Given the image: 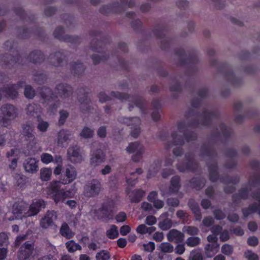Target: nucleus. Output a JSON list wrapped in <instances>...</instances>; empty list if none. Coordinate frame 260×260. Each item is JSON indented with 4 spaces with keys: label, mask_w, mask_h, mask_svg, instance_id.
<instances>
[{
    "label": "nucleus",
    "mask_w": 260,
    "mask_h": 260,
    "mask_svg": "<svg viewBox=\"0 0 260 260\" xmlns=\"http://www.w3.org/2000/svg\"><path fill=\"white\" fill-rule=\"evenodd\" d=\"M135 105L140 108L141 112L143 114H147V111L146 110V103L145 100L141 98H138L134 100Z\"/></svg>",
    "instance_id": "nucleus-46"
},
{
    "label": "nucleus",
    "mask_w": 260,
    "mask_h": 260,
    "mask_svg": "<svg viewBox=\"0 0 260 260\" xmlns=\"http://www.w3.org/2000/svg\"><path fill=\"white\" fill-rule=\"evenodd\" d=\"M118 235L117 228L115 225H112L110 229L107 231V236L110 239L117 238Z\"/></svg>",
    "instance_id": "nucleus-52"
},
{
    "label": "nucleus",
    "mask_w": 260,
    "mask_h": 260,
    "mask_svg": "<svg viewBox=\"0 0 260 260\" xmlns=\"http://www.w3.org/2000/svg\"><path fill=\"white\" fill-rule=\"evenodd\" d=\"M56 95L59 96L62 100L70 98L73 93L72 87L66 83H59L55 88Z\"/></svg>",
    "instance_id": "nucleus-17"
},
{
    "label": "nucleus",
    "mask_w": 260,
    "mask_h": 260,
    "mask_svg": "<svg viewBox=\"0 0 260 260\" xmlns=\"http://www.w3.org/2000/svg\"><path fill=\"white\" fill-rule=\"evenodd\" d=\"M69 114L68 112L64 110H61L59 111V119L58 123L59 125L64 124L66 119L69 117Z\"/></svg>",
    "instance_id": "nucleus-55"
},
{
    "label": "nucleus",
    "mask_w": 260,
    "mask_h": 260,
    "mask_svg": "<svg viewBox=\"0 0 260 260\" xmlns=\"http://www.w3.org/2000/svg\"><path fill=\"white\" fill-rule=\"evenodd\" d=\"M32 75L34 81L39 84H44L47 80V76L40 72H35Z\"/></svg>",
    "instance_id": "nucleus-44"
},
{
    "label": "nucleus",
    "mask_w": 260,
    "mask_h": 260,
    "mask_svg": "<svg viewBox=\"0 0 260 260\" xmlns=\"http://www.w3.org/2000/svg\"><path fill=\"white\" fill-rule=\"evenodd\" d=\"M27 60L34 64H41L45 59V56L42 51L40 50H35L31 51L28 55Z\"/></svg>",
    "instance_id": "nucleus-26"
},
{
    "label": "nucleus",
    "mask_w": 260,
    "mask_h": 260,
    "mask_svg": "<svg viewBox=\"0 0 260 260\" xmlns=\"http://www.w3.org/2000/svg\"><path fill=\"white\" fill-rule=\"evenodd\" d=\"M200 101L193 99L191 103V107L186 112V119L193 117L192 120L189 123L184 121H179L177 124V130L173 131L170 137L166 133H161L159 135V139L164 142V147L166 150H169L174 146L183 145L186 142H190L197 138L194 133H186L188 126L194 127L206 126L210 124L212 119L219 116L217 110L204 109L201 113L196 111L200 106Z\"/></svg>",
    "instance_id": "nucleus-1"
},
{
    "label": "nucleus",
    "mask_w": 260,
    "mask_h": 260,
    "mask_svg": "<svg viewBox=\"0 0 260 260\" xmlns=\"http://www.w3.org/2000/svg\"><path fill=\"white\" fill-rule=\"evenodd\" d=\"M70 70L74 75H80L84 72L85 68L80 61H72L70 63Z\"/></svg>",
    "instance_id": "nucleus-35"
},
{
    "label": "nucleus",
    "mask_w": 260,
    "mask_h": 260,
    "mask_svg": "<svg viewBox=\"0 0 260 260\" xmlns=\"http://www.w3.org/2000/svg\"><path fill=\"white\" fill-rule=\"evenodd\" d=\"M67 58V53L64 51H55L49 56V63L50 66L57 68L61 67Z\"/></svg>",
    "instance_id": "nucleus-18"
},
{
    "label": "nucleus",
    "mask_w": 260,
    "mask_h": 260,
    "mask_svg": "<svg viewBox=\"0 0 260 260\" xmlns=\"http://www.w3.org/2000/svg\"><path fill=\"white\" fill-rule=\"evenodd\" d=\"M78 95L80 110L83 113L88 112L91 109V102L88 96L87 92L85 91L83 88H80L78 89Z\"/></svg>",
    "instance_id": "nucleus-15"
},
{
    "label": "nucleus",
    "mask_w": 260,
    "mask_h": 260,
    "mask_svg": "<svg viewBox=\"0 0 260 260\" xmlns=\"http://www.w3.org/2000/svg\"><path fill=\"white\" fill-rule=\"evenodd\" d=\"M35 252L34 244L29 242H25L20 247L17 254L19 260H29Z\"/></svg>",
    "instance_id": "nucleus-13"
},
{
    "label": "nucleus",
    "mask_w": 260,
    "mask_h": 260,
    "mask_svg": "<svg viewBox=\"0 0 260 260\" xmlns=\"http://www.w3.org/2000/svg\"><path fill=\"white\" fill-rule=\"evenodd\" d=\"M38 121L39 123L37 125L38 129L42 132H46L49 126L48 123L43 120H39Z\"/></svg>",
    "instance_id": "nucleus-62"
},
{
    "label": "nucleus",
    "mask_w": 260,
    "mask_h": 260,
    "mask_svg": "<svg viewBox=\"0 0 260 260\" xmlns=\"http://www.w3.org/2000/svg\"><path fill=\"white\" fill-rule=\"evenodd\" d=\"M27 204L22 202L15 203L12 208V213L16 218H18L20 215H23L25 217V212L27 211Z\"/></svg>",
    "instance_id": "nucleus-27"
},
{
    "label": "nucleus",
    "mask_w": 260,
    "mask_h": 260,
    "mask_svg": "<svg viewBox=\"0 0 260 260\" xmlns=\"http://www.w3.org/2000/svg\"><path fill=\"white\" fill-rule=\"evenodd\" d=\"M221 252L225 255L228 256L231 255L233 253V248L231 245L228 244H225L221 247Z\"/></svg>",
    "instance_id": "nucleus-58"
},
{
    "label": "nucleus",
    "mask_w": 260,
    "mask_h": 260,
    "mask_svg": "<svg viewBox=\"0 0 260 260\" xmlns=\"http://www.w3.org/2000/svg\"><path fill=\"white\" fill-rule=\"evenodd\" d=\"M180 179L178 176H175L171 179V184L169 187V192L171 193H177L180 188Z\"/></svg>",
    "instance_id": "nucleus-38"
},
{
    "label": "nucleus",
    "mask_w": 260,
    "mask_h": 260,
    "mask_svg": "<svg viewBox=\"0 0 260 260\" xmlns=\"http://www.w3.org/2000/svg\"><path fill=\"white\" fill-rule=\"evenodd\" d=\"M25 111L27 115L29 117H39L42 112V108L40 105L31 103L27 105Z\"/></svg>",
    "instance_id": "nucleus-30"
},
{
    "label": "nucleus",
    "mask_w": 260,
    "mask_h": 260,
    "mask_svg": "<svg viewBox=\"0 0 260 260\" xmlns=\"http://www.w3.org/2000/svg\"><path fill=\"white\" fill-rule=\"evenodd\" d=\"M4 47L6 51L10 52V53L1 55L0 59L2 66L8 69L15 68L21 60V57L17 49V44L13 41L8 40L5 43Z\"/></svg>",
    "instance_id": "nucleus-3"
},
{
    "label": "nucleus",
    "mask_w": 260,
    "mask_h": 260,
    "mask_svg": "<svg viewBox=\"0 0 260 260\" xmlns=\"http://www.w3.org/2000/svg\"><path fill=\"white\" fill-rule=\"evenodd\" d=\"M24 82L20 81L16 84H8L2 88L4 99L14 100L18 97L19 90L23 87Z\"/></svg>",
    "instance_id": "nucleus-9"
},
{
    "label": "nucleus",
    "mask_w": 260,
    "mask_h": 260,
    "mask_svg": "<svg viewBox=\"0 0 260 260\" xmlns=\"http://www.w3.org/2000/svg\"><path fill=\"white\" fill-rule=\"evenodd\" d=\"M181 86L180 84L176 81H173L170 87V90L171 92H178L181 90Z\"/></svg>",
    "instance_id": "nucleus-64"
},
{
    "label": "nucleus",
    "mask_w": 260,
    "mask_h": 260,
    "mask_svg": "<svg viewBox=\"0 0 260 260\" xmlns=\"http://www.w3.org/2000/svg\"><path fill=\"white\" fill-rule=\"evenodd\" d=\"M167 237L168 240L170 242L179 243L184 241L185 235L183 232L176 229H172L168 233Z\"/></svg>",
    "instance_id": "nucleus-25"
},
{
    "label": "nucleus",
    "mask_w": 260,
    "mask_h": 260,
    "mask_svg": "<svg viewBox=\"0 0 260 260\" xmlns=\"http://www.w3.org/2000/svg\"><path fill=\"white\" fill-rule=\"evenodd\" d=\"M232 133V131L230 127L221 123L217 129L216 133L212 136L209 141L207 143L204 144L200 148L199 155L201 158L207 161L209 179L212 182L216 181L218 179L219 175L217 164L214 161L217 154L213 149L212 144L216 142V139L218 138L220 135L226 137L230 135Z\"/></svg>",
    "instance_id": "nucleus-2"
},
{
    "label": "nucleus",
    "mask_w": 260,
    "mask_h": 260,
    "mask_svg": "<svg viewBox=\"0 0 260 260\" xmlns=\"http://www.w3.org/2000/svg\"><path fill=\"white\" fill-rule=\"evenodd\" d=\"M145 195V191L141 189L135 190L131 196V201L133 203H139Z\"/></svg>",
    "instance_id": "nucleus-40"
},
{
    "label": "nucleus",
    "mask_w": 260,
    "mask_h": 260,
    "mask_svg": "<svg viewBox=\"0 0 260 260\" xmlns=\"http://www.w3.org/2000/svg\"><path fill=\"white\" fill-rule=\"evenodd\" d=\"M182 232L191 236L198 235L200 232L199 229L194 226L185 225L182 228Z\"/></svg>",
    "instance_id": "nucleus-45"
},
{
    "label": "nucleus",
    "mask_w": 260,
    "mask_h": 260,
    "mask_svg": "<svg viewBox=\"0 0 260 260\" xmlns=\"http://www.w3.org/2000/svg\"><path fill=\"white\" fill-rule=\"evenodd\" d=\"M59 232L63 237L67 239H71L75 235V233L72 231L68 224L66 222H63L61 224Z\"/></svg>",
    "instance_id": "nucleus-39"
},
{
    "label": "nucleus",
    "mask_w": 260,
    "mask_h": 260,
    "mask_svg": "<svg viewBox=\"0 0 260 260\" xmlns=\"http://www.w3.org/2000/svg\"><path fill=\"white\" fill-rule=\"evenodd\" d=\"M186 162H179L176 165V168L181 172L187 171H192L197 168V163L193 160V154L191 153H187L185 155Z\"/></svg>",
    "instance_id": "nucleus-11"
},
{
    "label": "nucleus",
    "mask_w": 260,
    "mask_h": 260,
    "mask_svg": "<svg viewBox=\"0 0 260 260\" xmlns=\"http://www.w3.org/2000/svg\"><path fill=\"white\" fill-rule=\"evenodd\" d=\"M22 134L26 142V145L28 152H25V154L29 155L30 151L35 148L37 143V140L34 134V126L30 122H26L22 125Z\"/></svg>",
    "instance_id": "nucleus-7"
},
{
    "label": "nucleus",
    "mask_w": 260,
    "mask_h": 260,
    "mask_svg": "<svg viewBox=\"0 0 260 260\" xmlns=\"http://www.w3.org/2000/svg\"><path fill=\"white\" fill-rule=\"evenodd\" d=\"M64 175L67 179H62L61 183L63 184H69L76 179L77 172L76 168L72 165H68L66 166Z\"/></svg>",
    "instance_id": "nucleus-23"
},
{
    "label": "nucleus",
    "mask_w": 260,
    "mask_h": 260,
    "mask_svg": "<svg viewBox=\"0 0 260 260\" xmlns=\"http://www.w3.org/2000/svg\"><path fill=\"white\" fill-rule=\"evenodd\" d=\"M113 203L109 202L104 204L98 213V218L105 222L112 218Z\"/></svg>",
    "instance_id": "nucleus-21"
},
{
    "label": "nucleus",
    "mask_w": 260,
    "mask_h": 260,
    "mask_svg": "<svg viewBox=\"0 0 260 260\" xmlns=\"http://www.w3.org/2000/svg\"><path fill=\"white\" fill-rule=\"evenodd\" d=\"M52 175V170L50 168H44L40 170V178L43 181H48Z\"/></svg>",
    "instance_id": "nucleus-50"
},
{
    "label": "nucleus",
    "mask_w": 260,
    "mask_h": 260,
    "mask_svg": "<svg viewBox=\"0 0 260 260\" xmlns=\"http://www.w3.org/2000/svg\"><path fill=\"white\" fill-rule=\"evenodd\" d=\"M90 48L94 52L100 54H94L91 58L95 65L105 62L109 58V54L104 48L102 47V43L96 39H93L90 43Z\"/></svg>",
    "instance_id": "nucleus-8"
},
{
    "label": "nucleus",
    "mask_w": 260,
    "mask_h": 260,
    "mask_svg": "<svg viewBox=\"0 0 260 260\" xmlns=\"http://www.w3.org/2000/svg\"><path fill=\"white\" fill-rule=\"evenodd\" d=\"M41 160L43 163L48 164L53 161V157L50 154L43 153L41 155Z\"/></svg>",
    "instance_id": "nucleus-60"
},
{
    "label": "nucleus",
    "mask_w": 260,
    "mask_h": 260,
    "mask_svg": "<svg viewBox=\"0 0 260 260\" xmlns=\"http://www.w3.org/2000/svg\"><path fill=\"white\" fill-rule=\"evenodd\" d=\"M66 247L70 253H73L77 250H81L82 249V247L73 240L67 242Z\"/></svg>",
    "instance_id": "nucleus-43"
},
{
    "label": "nucleus",
    "mask_w": 260,
    "mask_h": 260,
    "mask_svg": "<svg viewBox=\"0 0 260 260\" xmlns=\"http://www.w3.org/2000/svg\"><path fill=\"white\" fill-rule=\"evenodd\" d=\"M118 120L119 122L132 126L133 127L139 126L141 123V120L137 117L134 118L121 117Z\"/></svg>",
    "instance_id": "nucleus-37"
},
{
    "label": "nucleus",
    "mask_w": 260,
    "mask_h": 260,
    "mask_svg": "<svg viewBox=\"0 0 260 260\" xmlns=\"http://www.w3.org/2000/svg\"><path fill=\"white\" fill-rule=\"evenodd\" d=\"M219 247L218 244H207L205 247V255L208 258L213 257L218 251Z\"/></svg>",
    "instance_id": "nucleus-36"
},
{
    "label": "nucleus",
    "mask_w": 260,
    "mask_h": 260,
    "mask_svg": "<svg viewBox=\"0 0 260 260\" xmlns=\"http://www.w3.org/2000/svg\"><path fill=\"white\" fill-rule=\"evenodd\" d=\"M201 242V239L199 237L190 236L187 238L185 244L189 247H194L198 246Z\"/></svg>",
    "instance_id": "nucleus-48"
},
{
    "label": "nucleus",
    "mask_w": 260,
    "mask_h": 260,
    "mask_svg": "<svg viewBox=\"0 0 260 260\" xmlns=\"http://www.w3.org/2000/svg\"><path fill=\"white\" fill-rule=\"evenodd\" d=\"M54 211H48L40 221V225L43 229H47L53 224L54 218H56Z\"/></svg>",
    "instance_id": "nucleus-29"
},
{
    "label": "nucleus",
    "mask_w": 260,
    "mask_h": 260,
    "mask_svg": "<svg viewBox=\"0 0 260 260\" xmlns=\"http://www.w3.org/2000/svg\"><path fill=\"white\" fill-rule=\"evenodd\" d=\"M23 167L26 172L31 174L35 173L38 170L37 161L34 158H28L26 159Z\"/></svg>",
    "instance_id": "nucleus-33"
},
{
    "label": "nucleus",
    "mask_w": 260,
    "mask_h": 260,
    "mask_svg": "<svg viewBox=\"0 0 260 260\" xmlns=\"http://www.w3.org/2000/svg\"><path fill=\"white\" fill-rule=\"evenodd\" d=\"M39 94L43 104L49 103L57 98L55 92L54 93L51 88L46 86L42 87L39 89Z\"/></svg>",
    "instance_id": "nucleus-22"
},
{
    "label": "nucleus",
    "mask_w": 260,
    "mask_h": 260,
    "mask_svg": "<svg viewBox=\"0 0 260 260\" xmlns=\"http://www.w3.org/2000/svg\"><path fill=\"white\" fill-rule=\"evenodd\" d=\"M71 133L65 129L60 130L57 134V143L58 146L63 147L68 144L70 141Z\"/></svg>",
    "instance_id": "nucleus-31"
},
{
    "label": "nucleus",
    "mask_w": 260,
    "mask_h": 260,
    "mask_svg": "<svg viewBox=\"0 0 260 260\" xmlns=\"http://www.w3.org/2000/svg\"><path fill=\"white\" fill-rule=\"evenodd\" d=\"M260 183V175L253 174L250 175L248 178V181L246 186L243 187L238 194L233 196V201L236 204L239 203L241 199H245L248 198V193L252 187L255 186Z\"/></svg>",
    "instance_id": "nucleus-6"
},
{
    "label": "nucleus",
    "mask_w": 260,
    "mask_h": 260,
    "mask_svg": "<svg viewBox=\"0 0 260 260\" xmlns=\"http://www.w3.org/2000/svg\"><path fill=\"white\" fill-rule=\"evenodd\" d=\"M68 156L71 161L77 162L81 159L80 149L77 145L71 146L68 150Z\"/></svg>",
    "instance_id": "nucleus-32"
},
{
    "label": "nucleus",
    "mask_w": 260,
    "mask_h": 260,
    "mask_svg": "<svg viewBox=\"0 0 260 260\" xmlns=\"http://www.w3.org/2000/svg\"><path fill=\"white\" fill-rule=\"evenodd\" d=\"M24 89V95L28 99H32L36 96V93L35 89L30 85H25Z\"/></svg>",
    "instance_id": "nucleus-47"
},
{
    "label": "nucleus",
    "mask_w": 260,
    "mask_h": 260,
    "mask_svg": "<svg viewBox=\"0 0 260 260\" xmlns=\"http://www.w3.org/2000/svg\"><path fill=\"white\" fill-rule=\"evenodd\" d=\"M60 183V182L59 181H54L51 183V188L52 190V191L54 193H55V194L54 197V200L55 202L57 203L59 202L61 200L60 198L59 197L60 196V193L61 191V190H59V189L60 188L59 187V184Z\"/></svg>",
    "instance_id": "nucleus-41"
},
{
    "label": "nucleus",
    "mask_w": 260,
    "mask_h": 260,
    "mask_svg": "<svg viewBox=\"0 0 260 260\" xmlns=\"http://www.w3.org/2000/svg\"><path fill=\"white\" fill-rule=\"evenodd\" d=\"M95 258L96 260H109L110 255L107 251L102 250L96 253Z\"/></svg>",
    "instance_id": "nucleus-54"
},
{
    "label": "nucleus",
    "mask_w": 260,
    "mask_h": 260,
    "mask_svg": "<svg viewBox=\"0 0 260 260\" xmlns=\"http://www.w3.org/2000/svg\"><path fill=\"white\" fill-rule=\"evenodd\" d=\"M175 246L174 249L176 254L178 255H182L185 251V243H179Z\"/></svg>",
    "instance_id": "nucleus-57"
},
{
    "label": "nucleus",
    "mask_w": 260,
    "mask_h": 260,
    "mask_svg": "<svg viewBox=\"0 0 260 260\" xmlns=\"http://www.w3.org/2000/svg\"><path fill=\"white\" fill-rule=\"evenodd\" d=\"M105 159V156L101 149H96L91 155L90 164L92 166L96 167L102 163Z\"/></svg>",
    "instance_id": "nucleus-28"
},
{
    "label": "nucleus",
    "mask_w": 260,
    "mask_h": 260,
    "mask_svg": "<svg viewBox=\"0 0 260 260\" xmlns=\"http://www.w3.org/2000/svg\"><path fill=\"white\" fill-rule=\"evenodd\" d=\"M214 220L213 217L207 216L205 217L202 220V224L205 227H210L214 223Z\"/></svg>",
    "instance_id": "nucleus-61"
},
{
    "label": "nucleus",
    "mask_w": 260,
    "mask_h": 260,
    "mask_svg": "<svg viewBox=\"0 0 260 260\" xmlns=\"http://www.w3.org/2000/svg\"><path fill=\"white\" fill-rule=\"evenodd\" d=\"M213 215L217 220L223 219L226 216L225 214L220 209H215L213 211Z\"/></svg>",
    "instance_id": "nucleus-63"
},
{
    "label": "nucleus",
    "mask_w": 260,
    "mask_h": 260,
    "mask_svg": "<svg viewBox=\"0 0 260 260\" xmlns=\"http://www.w3.org/2000/svg\"><path fill=\"white\" fill-rule=\"evenodd\" d=\"M159 248L162 252L171 253L174 251V247L170 243L163 242L160 244Z\"/></svg>",
    "instance_id": "nucleus-51"
},
{
    "label": "nucleus",
    "mask_w": 260,
    "mask_h": 260,
    "mask_svg": "<svg viewBox=\"0 0 260 260\" xmlns=\"http://www.w3.org/2000/svg\"><path fill=\"white\" fill-rule=\"evenodd\" d=\"M125 150L129 153H135L132 156V159L135 162H138L143 156L145 148L142 144L135 142L129 143Z\"/></svg>",
    "instance_id": "nucleus-12"
},
{
    "label": "nucleus",
    "mask_w": 260,
    "mask_h": 260,
    "mask_svg": "<svg viewBox=\"0 0 260 260\" xmlns=\"http://www.w3.org/2000/svg\"><path fill=\"white\" fill-rule=\"evenodd\" d=\"M227 80L231 82L234 86H238L239 85L240 80L238 79L234 74L232 72L226 74Z\"/></svg>",
    "instance_id": "nucleus-59"
},
{
    "label": "nucleus",
    "mask_w": 260,
    "mask_h": 260,
    "mask_svg": "<svg viewBox=\"0 0 260 260\" xmlns=\"http://www.w3.org/2000/svg\"><path fill=\"white\" fill-rule=\"evenodd\" d=\"M191 185L196 189H200L203 188L206 183V180L204 178H196L191 180Z\"/></svg>",
    "instance_id": "nucleus-49"
},
{
    "label": "nucleus",
    "mask_w": 260,
    "mask_h": 260,
    "mask_svg": "<svg viewBox=\"0 0 260 260\" xmlns=\"http://www.w3.org/2000/svg\"><path fill=\"white\" fill-rule=\"evenodd\" d=\"M252 198L257 201L258 203L252 204L248 208L242 209V212L245 217H248L249 215L254 212H257L260 216V191L253 193Z\"/></svg>",
    "instance_id": "nucleus-19"
},
{
    "label": "nucleus",
    "mask_w": 260,
    "mask_h": 260,
    "mask_svg": "<svg viewBox=\"0 0 260 260\" xmlns=\"http://www.w3.org/2000/svg\"><path fill=\"white\" fill-rule=\"evenodd\" d=\"M19 115L18 109L14 105L6 103L0 108V126L9 127L12 121L15 119Z\"/></svg>",
    "instance_id": "nucleus-4"
},
{
    "label": "nucleus",
    "mask_w": 260,
    "mask_h": 260,
    "mask_svg": "<svg viewBox=\"0 0 260 260\" xmlns=\"http://www.w3.org/2000/svg\"><path fill=\"white\" fill-rule=\"evenodd\" d=\"M99 98L100 102L103 103L112 100L114 99H117L123 102L129 99L131 97L127 93L112 91L110 92L109 95L105 92H100Z\"/></svg>",
    "instance_id": "nucleus-14"
},
{
    "label": "nucleus",
    "mask_w": 260,
    "mask_h": 260,
    "mask_svg": "<svg viewBox=\"0 0 260 260\" xmlns=\"http://www.w3.org/2000/svg\"><path fill=\"white\" fill-rule=\"evenodd\" d=\"M220 180L222 183L227 184L224 187V192L230 193L235 190V187L233 185L238 183L239 182L240 178L237 176L232 177L228 176L225 178H221Z\"/></svg>",
    "instance_id": "nucleus-24"
},
{
    "label": "nucleus",
    "mask_w": 260,
    "mask_h": 260,
    "mask_svg": "<svg viewBox=\"0 0 260 260\" xmlns=\"http://www.w3.org/2000/svg\"><path fill=\"white\" fill-rule=\"evenodd\" d=\"M46 204L42 200H35L29 205L25 212V217L35 216L42 208H45Z\"/></svg>",
    "instance_id": "nucleus-20"
},
{
    "label": "nucleus",
    "mask_w": 260,
    "mask_h": 260,
    "mask_svg": "<svg viewBox=\"0 0 260 260\" xmlns=\"http://www.w3.org/2000/svg\"><path fill=\"white\" fill-rule=\"evenodd\" d=\"M110 5L104 6L100 9V12L104 15L111 13H120L125 10L126 7L132 8L135 6V0H119Z\"/></svg>",
    "instance_id": "nucleus-5"
},
{
    "label": "nucleus",
    "mask_w": 260,
    "mask_h": 260,
    "mask_svg": "<svg viewBox=\"0 0 260 260\" xmlns=\"http://www.w3.org/2000/svg\"><path fill=\"white\" fill-rule=\"evenodd\" d=\"M94 134L93 129L88 126H84L80 133L79 136L83 139H88L92 138Z\"/></svg>",
    "instance_id": "nucleus-42"
},
{
    "label": "nucleus",
    "mask_w": 260,
    "mask_h": 260,
    "mask_svg": "<svg viewBox=\"0 0 260 260\" xmlns=\"http://www.w3.org/2000/svg\"><path fill=\"white\" fill-rule=\"evenodd\" d=\"M188 205L190 209L194 214L196 220L197 221H201L202 216L198 204L193 200L190 199L188 201Z\"/></svg>",
    "instance_id": "nucleus-34"
},
{
    "label": "nucleus",
    "mask_w": 260,
    "mask_h": 260,
    "mask_svg": "<svg viewBox=\"0 0 260 260\" xmlns=\"http://www.w3.org/2000/svg\"><path fill=\"white\" fill-rule=\"evenodd\" d=\"M53 36L60 41L71 43H79L81 41L80 38L78 36L65 35L64 29L62 27H57L53 32Z\"/></svg>",
    "instance_id": "nucleus-16"
},
{
    "label": "nucleus",
    "mask_w": 260,
    "mask_h": 260,
    "mask_svg": "<svg viewBox=\"0 0 260 260\" xmlns=\"http://www.w3.org/2000/svg\"><path fill=\"white\" fill-rule=\"evenodd\" d=\"M188 260H203V257L201 252L192 250L190 252Z\"/></svg>",
    "instance_id": "nucleus-56"
},
{
    "label": "nucleus",
    "mask_w": 260,
    "mask_h": 260,
    "mask_svg": "<svg viewBox=\"0 0 260 260\" xmlns=\"http://www.w3.org/2000/svg\"><path fill=\"white\" fill-rule=\"evenodd\" d=\"M172 225V220L169 218H166L160 221L158 223L159 227L162 230H167Z\"/></svg>",
    "instance_id": "nucleus-53"
},
{
    "label": "nucleus",
    "mask_w": 260,
    "mask_h": 260,
    "mask_svg": "<svg viewBox=\"0 0 260 260\" xmlns=\"http://www.w3.org/2000/svg\"><path fill=\"white\" fill-rule=\"evenodd\" d=\"M102 185L97 179H92L87 182L84 187V194L87 197H94L98 196L101 190Z\"/></svg>",
    "instance_id": "nucleus-10"
}]
</instances>
